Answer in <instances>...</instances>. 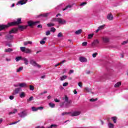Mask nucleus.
<instances>
[{
  "mask_svg": "<svg viewBox=\"0 0 128 128\" xmlns=\"http://www.w3.org/2000/svg\"><path fill=\"white\" fill-rule=\"evenodd\" d=\"M22 22V18H18L16 22H12L8 23V25H0V32L8 28V26H18Z\"/></svg>",
  "mask_w": 128,
  "mask_h": 128,
  "instance_id": "f257e3e1",
  "label": "nucleus"
},
{
  "mask_svg": "<svg viewBox=\"0 0 128 128\" xmlns=\"http://www.w3.org/2000/svg\"><path fill=\"white\" fill-rule=\"evenodd\" d=\"M64 101L60 104V106L63 107L64 106L65 108H69V104L72 102V100H68V97L66 96H64Z\"/></svg>",
  "mask_w": 128,
  "mask_h": 128,
  "instance_id": "f03ea898",
  "label": "nucleus"
},
{
  "mask_svg": "<svg viewBox=\"0 0 128 128\" xmlns=\"http://www.w3.org/2000/svg\"><path fill=\"white\" fill-rule=\"evenodd\" d=\"M52 22H57L60 24H66V21L62 18H54L52 20Z\"/></svg>",
  "mask_w": 128,
  "mask_h": 128,
  "instance_id": "7ed1b4c3",
  "label": "nucleus"
},
{
  "mask_svg": "<svg viewBox=\"0 0 128 128\" xmlns=\"http://www.w3.org/2000/svg\"><path fill=\"white\" fill-rule=\"evenodd\" d=\"M30 64L32 66H34L35 68H42V66L38 64L36 60H30Z\"/></svg>",
  "mask_w": 128,
  "mask_h": 128,
  "instance_id": "20e7f679",
  "label": "nucleus"
},
{
  "mask_svg": "<svg viewBox=\"0 0 128 128\" xmlns=\"http://www.w3.org/2000/svg\"><path fill=\"white\" fill-rule=\"evenodd\" d=\"M5 38L7 40H10V42H12V40H14V35L9 33L5 36Z\"/></svg>",
  "mask_w": 128,
  "mask_h": 128,
  "instance_id": "39448f33",
  "label": "nucleus"
},
{
  "mask_svg": "<svg viewBox=\"0 0 128 128\" xmlns=\"http://www.w3.org/2000/svg\"><path fill=\"white\" fill-rule=\"evenodd\" d=\"M40 22V21L32 22V21H28V26H36Z\"/></svg>",
  "mask_w": 128,
  "mask_h": 128,
  "instance_id": "423d86ee",
  "label": "nucleus"
},
{
  "mask_svg": "<svg viewBox=\"0 0 128 128\" xmlns=\"http://www.w3.org/2000/svg\"><path fill=\"white\" fill-rule=\"evenodd\" d=\"M18 115L19 116L20 118H26V116H28V113L26 111H22L18 114Z\"/></svg>",
  "mask_w": 128,
  "mask_h": 128,
  "instance_id": "0eeeda50",
  "label": "nucleus"
},
{
  "mask_svg": "<svg viewBox=\"0 0 128 128\" xmlns=\"http://www.w3.org/2000/svg\"><path fill=\"white\" fill-rule=\"evenodd\" d=\"M80 111H75L73 112H70V116H80Z\"/></svg>",
  "mask_w": 128,
  "mask_h": 128,
  "instance_id": "6e6552de",
  "label": "nucleus"
},
{
  "mask_svg": "<svg viewBox=\"0 0 128 128\" xmlns=\"http://www.w3.org/2000/svg\"><path fill=\"white\" fill-rule=\"evenodd\" d=\"M104 28H106V24L100 26L99 27H98V30H96V32H98L100 30H102L104 29Z\"/></svg>",
  "mask_w": 128,
  "mask_h": 128,
  "instance_id": "1a4fd4ad",
  "label": "nucleus"
},
{
  "mask_svg": "<svg viewBox=\"0 0 128 128\" xmlns=\"http://www.w3.org/2000/svg\"><path fill=\"white\" fill-rule=\"evenodd\" d=\"M20 90H22V88H16L13 92V96L18 94Z\"/></svg>",
  "mask_w": 128,
  "mask_h": 128,
  "instance_id": "9d476101",
  "label": "nucleus"
},
{
  "mask_svg": "<svg viewBox=\"0 0 128 128\" xmlns=\"http://www.w3.org/2000/svg\"><path fill=\"white\" fill-rule=\"evenodd\" d=\"M100 44V41H98V40H95L92 43V46H98Z\"/></svg>",
  "mask_w": 128,
  "mask_h": 128,
  "instance_id": "9b49d317",
  "label": "nucleus"
},
{
  "mask_svg": "<svg viewBox=\"0 0 128 128\" xmlns=\"http://www.w3.org/2000/svg\"><path fill=\"white\" fill-rule=\"evenodd\" d=\"M102 40L106 44L108 42H110V38L106 36L102 37Z\"/></svg>",
  "mask_w": 128,
  "mask_h": 128,
  "instance_id": "f8f14e48",
  "label": "nucleus"
},
{
  "mask_svg": "<svg viewBox=\"0 0 128 128\" xmlns=\"http://www.w3.org/2000/svg\"><path fill=\"white\" fill-rule=\"evenodd\" d=\"M26 2H28V0L19 1L16 4H21V6H22V4H26Z\"/></svg>",
  "mask_w": 128,
  "mask_h": 128,
  "instance_id": "ddd939ff",
  "label": "nucleus"
},
{
  "mask_svg": "<svg viewBox=\"0 0 128 128\" xmlns=\"http://www.w3.org/2000/svg\"><path fill=\"white\" fill-rule=\"evenodd\" d=\"M79 60H80L81 62H88V60H86V58L84 57H80L79 58Z\"/></svg>",
  "mask_w": 128,
  "mask_h": 128,
  "instance_id": "4468645a",
  "label": "nucleus"
},
{
  "mask_svg": "<svg viewBox=\"0 0 128 128\" xmlns=\"http://www.w3.org/2000/svg\"><path fill=\"white\" fill-rule=\"evenodd\" d=\"M18 32V28H14L9 32V34H16Z\"/></svg>",
  "mask_w": 128,
  "mask_h": 128,
  "instance_id": "2eb2a0df",
  "label": "nucleus"
},
{
  "mask_svg": "<svg viewBox=\"0 0 128 128\" xmlns=\"http://www.w3.org/2000/svg\"><path fill=\"white\" fill-rule=\"evenodd\" d=\"M107 18L109 20H114V16L112 14H109L107 16Z\"/></svg>",
  "mask_w": 128,
  "mask_h": 128,
  "instance_id": "dca6fc26",
  "label": "nucleus"
},
{
  "mask_svg": "<svg viewBox=\"0 0 128 128\" xmlns=\"http://www.w3.org/2000/svg\"><path fill=\"white\" fill-rule=\"evenodd\" d=\"M22 60H24V64H26V66H28V58H22Z\"/></svg>",
  "mask_w": 128,
  "mask_h": 128,
  "instance_id": "f3484780",
  "label": "nucleus"
},
{
  "mask_svg": "<svg viewBox=\"0 0 128 128\" xmlns=\"http://www.w3.org/2000/svg\"><path fill=\"white\" fill-rule=\"evenodd\" d=\"M26 28H28V26H18V28L20 30H26Z\"/></svg>",
  "mask_w": 128,
  "mask_h": 128,
  "instance_id": "a211bd4d",
  "label": "nucleus"
},
{
  "mask_svg": "<svg viewBox=\"0 0 128 128\" xmlns=\"http://www.w3.org/2000/svg\"><path fill=\"white\" fill-rule=\"evenodd\" d=\"M48 14H50V13H44V14L39 15L38 16V18H40V16H44V18H46V16H48Z\"/></svg>",
  "mask_w": 128,
  "mask_h": 128,
  "instance_id": "6ab92c4d",
  "label": "nucleus"
},
{
  "mask_svg": "<svg viewBox=\"0 0 128 128\" xmlns=\"http://www.w3.org/2000/svg\"><path fill=\"white\" fill-rule=\"evenodd\" d=\"M19 86L20 88H26V84L24 82L19 83Z\"/></svg>",
  "mask_w": 128,
  "mask_h": 128,
  "instance_id": "aec40b11",
  "label": "nucleus"
},
{
  "mask_svg": "<svg viewBox=\"0 0 128 128\" xmlns=\"http://www.w3.org/2000/svg\"><path fill=\"white\" fill-rule=\"evenodd\" d=\"M67 78H68V76H66V75H64L60 77V80L62 81L64 80H66Z\"/></svg>",
  "mask_w": 128,
  "mask_h": 128,
  "instance_id": "412c9836",
  "label": "nucleus"
},
{
  "mask_svg": "<svg viewBox=\"0 0 128 128\" xmlns=\"http://www.w3.org/2000/svg\"><path fill=\"white\" fill-rule=\"evenodd\" d=\"M20 97L21 98H25L26 93H24V92H21L20 94Z\"/></svg>",
  "mask_w": 128,
  "mask_h": 128,
  "instance_id": "4be33fe9",
  "label": "nucleus"
},
{
  "mask_svg": "<svg viewBox=\"0 0 128 128\" xmlns=\"http://www.w3.org/2000/svg\"><path fill=\"white\" fill-rule=\"evenodd\" d=\"M22 56H17L15 60L16 62H19V60H22Z\"/></svg>",
  "mask_w": 128,
  "mask_h": 128,
  "instance_id": "5701e85b",
  "label": "nucleus"
},
{
  "mask_svg": "<svg viewBox=\"0 0 128 128\" xmlns=\"http://www.w3.org/2000/svg\"><path fill=\"white\" fill-rule=\"evenodd\" d=\"M32 44V41H26L24 42V46H28V44Z\"/></svg>",
  "mask_w": 128,
  "mask_h": 128,
  "instance_id": "b1692460",
  "label": "nucleus"
},
{
  "mask_svg": "<svg viewBox=\"0 0 128 128\" xmlns=\"http://www.w3.org/2000/svg\"><path fill=\"white\" fill-rule=\"evenodd\" d=\"M26 54H32V50L30 48H26L25 50V52Z\"/></svg>",
  "mask_w": 128,
  "mask_h": 128,
  "instance_id": "393cba45",
  "label": "nucleus"
},
{
  "mask_svg": "<svg viewBox=\"0 0 128 128\" xmlns=\"http://www.w3.org/2000/svg\"><path fill=\"white\" fill-rule=\"evenodd\" d=\"M122 86V82H118L114 84V88H119Z\"/></svg>",
  "mask_w": 128,
  "mask_h": 128,
  "instance_id": "a878e982",
  "label": "nucleus"
},
{
  "mask_svg": "<svg viewBox=\"0 0 128 128\" xmlns=\"http://www.w3.org/2000/svg\"><path fill=\"white\" fill-rule=\"evenodd\" d=\"M108 128H114V125L110 122L108 123Z\"/></svg>",
  "mask_w": 128,
  "mask_h": 128,
  "instance_id": "bb28decb",
  "label": "nucleus"
},
{
  "mask_svg": "<svg viewBox=\"0 0 128 128\" xmlns=\"http://www.w3.org/2000/svg\"><path fill=\"white\" fill-rule=\"evenodd\" d=\"M13 50L12 48H8L7 49H5L4 52H12Z\"/></svg>",
  "mask_w": 128,
  "mask_h": 128,
  "instance_id": "cd10ccee",
  "label": "nucleus"
},
{
  "mask_svg": "<svg viewBox=\"0 0 128 128\" xmlns=\"http://www.w3.org/2000/svg\"><path fill=\"white\" fill-rule=\"evenodd\" d=\"M82 29H80V30H76L75 32V34H82Z\"/></svg>",
  "mask_w": 128,
  "mask_h": 128,
  "instance_id": "c85d7f7f",
  "label": "nucleus"
},
{
  "mask_svg": "<svg viewBox=\"0 0 128 128\" xmlns=\"http://www.w3.org/2000/svg\"><path fill=\"white\" fill-rule=\"evenodd\" d=\"M72 5H68L67 6L64 8L62 9V10H68V8H72Z\"/></svg>",
  "mask_w": 128,
  "mask_h": 128,
  "instance_id": "c756f323",
  "label": "nucleus"
},
{
  "mask_svg": "<svg viewBox=\"0 0 128 128\" xmlns=\"http://www.w3.org/2000/svg\"><path fill=\"white\" fill-rule=\"evenodd\" d=\"M16 112H18V110L14 109L13 112H9V114H16Z\"/></svg>",
  "mask_w": 128,
  "mask_h": 128,
  "instance_id": "7c9ffc66",
  "label": "nucleus"
},
{
  "mask_svg": "<svg viewBox=\"0 0 128 128\" xmlns=\"http://www.w3.org/2000/svg\"><path fill=\"white\" fill-rule=\"evenodd\" d=\"M49 106H50V108H54V106H56V104H54L52 103V102H50L49 103Z\"/></svg>",
  "mask_w": 128,
  "mask_h": 128,
  "instance_id": "2f4dec72",
  "label": "nucleus"
},
{
  "mask_svg": "<svg viewBox=\"0 0 128 128\" xmlns=\"http://www.w3.org/2000/svg\"><path fill=\"white\" fill-rule=\"evenodd\" d=\"M24 70V67L22 66L16 70V72H20L21 70Z\"/></svg>",
  "mask_w": 128,
  "mask_h": 128,
  "instance_id": "473e14b6",
  "label": "nucleus"
},
{
  "mask_svg": "<svg viewBox=\"0 0 128 128\" xmlns=\"http://www.w3.org/2000/svg\"><path fill=\"white\" fill-rule=\"evenodd\" d=\"M116 119H117V118L116 116L112 117V120L114 124H116Z\"/></svg>",
  "mask_w": 128,
  "mask_h": 128,
  "instance_id": "72a5a7b5",
  "label": "nucleus"
},
{
  "mask_svg": "<svg viewBox=\"0 0 128 128\" xmlns=\"http://www.w3.org/2000/svg\"><path fill=\"white\" fill-rule=\"evenodd\" d=\"M26 47H20V50H21V52H26Z\"/></svg>",
  "mask_w": 128,
  "mask_h": 128,
  "instance_id": "f704fd0d",
  "label": "nucleus"
},
{
  "mask_svg": "<svg viewBox=\"0 0 128 128\" xmlns=\"http://www.w3.org/2000/svg\"><path fill=\"white\" fill-rule=\"evenodd\" d=\"M32 100H34L33 96H30L28 99L27 100L28 102H32Z\"/></svg>",
  "mask_w": 128,
  "mask_h": 128,
  "instance_id": "c9c22d12",
  "label": "nucleus"
},
{
  "mask_svg": "<svg viewBox=\"0 0 128 128\" xmlns=\"http://www.w3.org/2000/svg\"><path fill=\"white\" fill-rule=\"evenodd\" d=\"M32 112H36L38 110V108L32 106Z\"/></svg>",
  "mask_w": 128,
  "mask_h": 128,
  "instance_id": "e433bc0d",
  "label": "nucleus"
},
{
  "mask_svg": "<svg viewBox=\"0 0 128 128\" xmlns=\"http://www.w3.org/2000/svg\"><path fill=\"white\" fill-rule=\"evenodd\" d=\"M47 26L49 28H50V26H54V23H50V24H48Z\"/></svg>",
  "mask_w": 128,
  "mask_h": 128,
  "instance_id": "4c0bfd02",
  "label": "nucleus"
},
{
  "mask_svg": "<svg viewBox=\"0 0 128 128\" xmlns=\"http://www.w3.org/2000/svg\"><path fill=\"white\" fill-rule=\"evenodd\" d=\"M65 114H70V112H63L62 113V116H64Z\"/></svg>",
  "mask_w": 128,
  "mask_h": 128,
  "instance_id": "58836bf2",
  "label": "nucleus"
},
{
  "mask_svg": "<svg viewBox=\"0 0 128 128\" xmlns=\"http://www.w3.org/2000/svg\"><path fill=\"white\" fill-rule=\"evenodd\" d=\"M30 90H34V86L30 85Z\"/></svg>",
  "mask_w": 128,
  "mask_h": 128,
  "instance_id": "ea45409f",
  "label": "nucleus"
},
{
  "mask_svg": "<svg viewBox=\"0 0 128 128\" xmlns=\"http://www.w3.org/2000/svg\"><path fill=\"white\" fill-rule=\"evenodd\" d=\"M94 36V34H90L88 35V38L90 39Z\"/></svg>",
  "mask_w": 128,
  "mask_h": 128,
  "instance_id": "a19ab883",
  "label": "nucleus"
},
{
  "mask_svg": "<svg viewBox=\"0 0 128 128\" xmlns=\"http://www.w3.org/2000/svg\"><path fill=\"white\" fill-rule=\"evenodd\" d=\"M62 33L59 32L58 34V38H62Z\"/></svg>",
  "mask_w": 128,
  "mask_h": 128,
  "instance_id": "79ce46f5",
  "label": "nucleus"
},
{
  "mask_svg": "<svg viewBox=\"0 0 128 128\" xmlns=\"http://www.w3.org/2000/svg\"><path fill=\"white\" fill-rule=\"evenodd\" d=\"M62 86H68V82H64Z\"/></svg>",
  "mask_w": 128,
  "mask_h": 128,
  "instance_id": "37998d69",
  "label": "nucleus"
},
{
  "mask_svg": "<svg viewBox=\"0 0 128 128\" xmlns=\"http://www.w3.org/2000/svg\"><path fill=\"white\" fill-rule=\"evenodd\" d=\"M96 56H98L97 52H95V53L93 54L92 55V58H96Z\"/></svg>",
  "mask_w": 128,
  "mask_h": 128,
  "instance_id": "c03bdc74",
  "label": "nucleus"
},
{
  "mask_svg": "<svg viewBox=\"0 0 128 128\" xmlns=\"http://www.w3.org/2000/svg\"><path fill=\"white\" fill-rule=\"evenodd\" d=\"M96 100H98V98H96L95 99H94V98L90 99V102H96Z\"/></svg>",
  "mask_w": 128,
  "mask_h": 128,
  "instance_id": "a18cd8bd",
  "label": "nucleus"
},
{
  "mask_svg": "<svg viewBox=\"0 0 128 128\" xmlns=\"http://www.w3.org/2000/svg\"><path fill=\"white\" fill-rule=\"evenodd\" d=\"M78 86L80 88H82V82H79L78 83Z\"/></svg>",
  "mask_w": 128,
  "mask_h": 128,
  "instance_id": "49530a36",
  "label": "nucleus"
},
{
  "mask_svg": "<svg viewBox=\"0 0 128 128\" xmlns=\"http://www.w3.org/2000/svg\"><path fill=\"white\" fill-rule=\"evenodd\" d=\"M20 122V120H19L17 122H12V123L10 124V126H12V124H18V122Z\"/></svg>",
  "mask_w": 128,
  "mask_h": 128,
  "instance_id": "de8ad7c7",
  "label": "nucleus"
},
{
  "mask_svg": "<svg viewBox=\"0 0 128 128\" xmlns=\"http://www.w3.org/2000/svg\"><path fill=\"white\" fill-rule=\"evenodd\" d=\"M56 124H52L50 127H48V128H56Z\"/></svg>",
  "mask_w": 128,
  "mask_h": 128,
  "instance_id": "09e8293b",
  "label": "nucleus"
},
{
  "mask_svg": "<svg viewBox=\"0 0 128 128\" xmlns=\"http://www.w3.org/2000/svg\"><path fill=\"white\" fill-rule=\"evenodd\" d=\"M85 90L88 92H90V89H89L88 88H85Z\"/></svg>",
  "mask_w": 128,
  "mask_h": 128,
  "instance_id": "8fccbe9b",
  "label": "nucleus"
},
{
  "mask_svg": "<svg viewBox=\"0 0 128 128\" xmlns=\"http://www.w3.org/2000/svg\"><path fill=\"white\" fill-rule=\"evenodd\" d=\"M37 109H38V110H44V107L42 106L38 107Z\"/></svg>",
  "mask_w": 128,
  "mask_h": 128,
  "instance_id": "3c124183",
  "label": "nucleus"
},
{
  "mask_svg": "<svg viewBox=\"0 0 128 128\" xmlns=\"http://www.w3.org/2000/svg\"><path fill=\"white\" fill-rule=\"evenodd\" d=\"M88 44V42H84L82 43V46H86Z\"/></svg>",
  "mask_w": 128,
  "mask_h": 128,
  "instance_id": "603ef678",
  "label": "nucleus"
},
{
  "mask_svg": "<svg viewBox=\"0 0 128 128\" xmlns=\"http://www.w3.org/2000/svg\"><path fill=\"white\" fill-rule=\"evenodd\" d=\"M86 2H84L81 3L80 6H86Z\"/></svg>",
  "mask_w": 128,
  "mask_h": 128,
  "instance_id": "864d4df0",
  "label": "nucleus"
},
{
  "mask_svg": "<svg viewBox=\"0 0 128 128\" xmlns=\"http://www.w3.org/2000/svg\"><path fill=\"white\" fill-rule=\"evenodd\" d=\"M50 32H56V29L54 28H52L50 30Z\"/></svg>",
  "mask_w": 128,
  "mask_h": 128,
  "instance_id": "5fc2aeb1",
  "label": "nucleus"
},
{
  "mask_svg": "<svg viewBox=\"0 0 128 128\" xmlns=\"http://www.w3.org/2000/svg\"><path fill=\"white\" fill-rule=\"evenodd\" d=\"M40 44H46V41L44 40H41L40 41Z\"/></svg>",
  "mask_w": 128,
  "mask_h": 128,
  "instance_id": "6e6d98bb",
  "label": "nucleus"
},
{
  "mask_svg": "<svg viewBox=\"0 0 128 128\" xmlns=\"http://www.w3.org/2000/svg\"><path fill=\"white\" fill-rule=\"evenodd\" d=\"M9 98H10V100H14V96H9Z\"/></svg>",
  "mask_w": 128,
  "mask_h": 128,
  "instance_id": "4d7b16f0",
  "label": "nucleus"
},
{
  "mask_svg": "<svg viewBox=\"0 0 128 128\" xmlns=\"http://www.w3.org/2000/svg\"><path fill=\"white\" fill-rule=\"evenodd\" d=\"M46 36H50V31L46 32Z\"/></svg>",
  "mask_w": 128,
  "mask_h": 128,
  "instance_id": "13d9d810",
  "label": "nucleus"
},
{
  "mask_svg": "<svg viewBox=\"0 0 128 128\" xmlns=\"http://www.w3.org/2000/svg\"><path fill=\"white\" fill-rule=\"evenodd\" d=\"M74 71L72 70H70L69 72H68L69 74H74Z\"/></svg>",
  "mask_w": 128,
  "mask_h": 128,
  "instance_id": "bf43d9fd",
  "label": "nucleus"
},
{
  "mask_svg": "<svg viewBox=\"0 0 128 128\" xmlns=\"http://www.w3.org/2000/svg\"><path fill=\"white\" fill-rule=\"evenodd\" d=\"M46 92H48L44 91V92L40 93V96H42V94H46Z\"/></svg>",
  "mask_w": 128,
  "mask_h": 128,
  "instance_id": "052dcab7",
  "label": "nucleus"
},
{
  "mask_svg": "<svg viewBox=\"0 0 128 128\" xmlns=\"http://www.w3.org/2000/svg\"><path fill=\"white\" fill-rule=\"evenodd\" d=\"M14 86L18 88V86H20V83L18 84H14Z\"/></svg>",
  "mask_w": 128,
  "mask_h": 128,
  "instance_id": "680f3d73",
  "label": "nucleus"
},
{
  "mask_svg": "<svg viewBox=\"0 0 128 128\" xmlns=\"http://www.w3.org/2000/svg\"><path fill=\"white\" fill-rule=\"evenodd\" d=\"M128 40L126 41H124L122 43V44H128Z\"/></svg>",
  "mask_w": 128,
  "mask_h": 128,
  "instance_id": "e2e57ef3",
  "label": "nucleus"
},
{
  "mask_svg": "<svg viewBox=\"0 0 128 128\" xmlns=\"http://www.w3.org/2000/svg\"><path fill=\"white\" fill-rule=\"evenodd\" d=\"M54 102H60V100H58V98H56L54 99Z\"/></svg>",
  "mask_w": 128,
  "mask_h": 128,
  "instance_id": "0e129e2a",
  "label": "nucleus"
},
{
  "mask_svg": "<svg viewBox=\"0 0 128 128\" xmlns=\"http://www.w3.org/2000/svg\"><path fill=\"white\" fill-rule=\"evenodd\" d=\"M6 46H9V48H12V44H7Z\"/></svg>",
  "mask_w": 128,
  "mask_h": 128,
  "instance_id": "69168bd1",
  "label": "nucleus"
},
{
  "mask_svg": "<svg viewBox=\"0 0 128 128\" xmlns=\"http://www.w3.org/2000/svg\"><path fill=\"white\" fill-rule=\"evenodd\" d=\"M37 26H38V28H42V24H39Z\"/></svg>",
  "mask_w": 128,
  "mask_h": 128,
  "instance_id": "338daca9",
  "label": "nucleus"
},
{
  "mask_svg": "<svg viewBox=\"0 0 128 128\" xmlns=\"http://www.w3.org/2000/svg\"><path fill=\"white\" fill-rule=\"evenodd\" d=\"M36 128H44V126H38Z\"/></svg>",
  "mask_w": 128,
  "mask_h": 128,
  "instance_id": "774afa93",
  "label": "nucleus"
}]
</instances>
